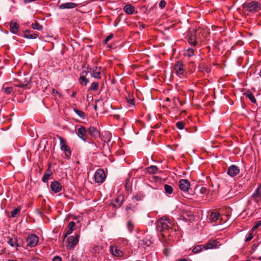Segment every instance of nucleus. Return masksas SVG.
I'll return each mask as SVG.
<instances>
[{
  "label": "nucleus",
  "instance_id": "6",
  "mask_svg": "<svg viewBox=\"0 0 261 261\" xmlns=\"http://www.w3.org/2000/svg\"><path fill=\"white\" fill-rule=\"evenodd\" d=\"M27 246L32 248L35 247L38 243V238L35 234H29L26 239Z\"/></svg>",
  "mask_w": 261,
  "mask_h": 261
},
{
  "label": "nucleus",
  "instance_id": "35",
  "mask_svg": "<svg viewBox=\"0 0 261 261\" xmlns=\"http://www.w3.org/2000/svg\"><path fill=\"white\" fill-rule=\"evenodd\" d=\"M74 112L81 118L85 119V115L83 111H80L76 109H74Z\"/></svg>",
  "mask_w": 261,
  "mask_h": 261
},
{
  "label": "nucleus",
  "instance_id": "31",
  "mask_svg": "<svg viewBox=\"0 0 261 261\" xmlns=\"http://www.w3.org/2000/svg\"><path fill=\"white\" fill-rule=\"evenodd\" d=\"M20 213V208L16 207L11 212V217L15 218L17 217Z\"/></svg>",
  "mask_w": 261,
  "mask_h": 261
},
{
  "label": "nucleus",
  "instance_id": "5",
  "mask_svg": "<svg viewBox=\"0 0 261 261\" xmlns=\"http://www.w3.org/2000/svg\"><path fill=\"white\" fill-rule=\"evenodd\" d=\"M106 178V175L102 169H98L94 174V179L96 182L102 183Z\"/></svg>",
  "mask_w": 261,
  "mask_h": 261
},
{
  "label": "nucleus",
  "instance_id": "17",
  "mask_svg": "<svg viewBox=\"0 0 261 261\" xmlns=\"http://www.w3.org/2000/svg\"><path fill=\"white\" fill-rule=\"evenodd\" d=\"M19 24L15 20L11 21L10 23V31L13 34H17L18 31Z\"/></svg>",
  "mask_w": 261,
  "mask_h": 261
},
{
  "label": "nucleus",
  "instance_id": "44",
  "mask_svg": "<svg viewBox=\"0 0 261 261\" xmlns=\"http://www.w3.org/2000/svg\"><path fill=\"white\" fill-rule=\"evenodd\" d=\"M189 66L190 68H191L190 69L192 72V70L195 69V63L193 61H190L189 63Z\"/></svg>",
  "mask_w": 261,
  "mask_h": 261
},
{
  "label": "nucleus",
  "instance_id": "21",
  "mask_svg": "<svg viewBox=\"0 0 261 261\" xmlns=\"http://www.w3.org/2000/svg\"><path fill=\"white\" fill-rule=\"evenodd\" d=\"M76 6V4L72 3V2H69V3H66L61 4L59 6V9H73L75 8Z\"/></svg>",
  "mask_w": 261,
  "mask_h": 261
},
{
  "label": "nucleus",
  "instance_id": "40",
  "mask_svg": "<svg viewBox=\"0 0 261 261\" xmlns=\"http://www.w3.org/2000/svg\"><path fill=\"white\" fill-rule=\"evenodd\" d=\"M50 176L49 173H45L42 177V180L44 182H46L48 181Z\"/></svg>",
  "mask_w": 261,
  "mask_h": 261
},
{
  "label": "nucleus",
  "instance_id": "55",
  "mask_svg": "<svg viewBox=\"0 0 261 261\" xmlns=\"http://www.w3.org/2000/svg\"><path fill=\"white\" fill-rule=\"evenodd\" d=\"M257 259H258V260H259V261H261V256H259V257H258L257 258Z\"/></svg>",
  "mask_w": 261,
  "mask_h": 261
},
{
  "label": "nucleus",
  "instance_id": "20",
  "mask_svg": "<svg viewBox=\"0 0 261 261\" xmlns=\"http://www.w3.org/2000/svg\"><path fill=\"white\" fill-rule=\"evenodd\" d=\"M88 133L93 138H97L99 136V132L94 126H90L88 128Z\"/></svg>",
  "mask_w": 261,
  "mask_h": 261
},
{
  "label": "nucleus",
  "instance_id": "14",
  "mask_svg": "<svg viewBox=\"0 0 261 261\" xmlns=\"http://www.w3.org/2000/svg\"><path fill=\"white\" fill-rule=\"evenodd\" d=\"M50 188L55 193H57L62 190V186L58 181H54L51 182Z\"/></svg>",
  "mask_w": 261,
  "mask_h": 261
},
{
  "label": "nucleus",
  "instance_id": "34",
  "mask_svg": "<svg viewBox=\"0 0 261 261\" xmlns=\"http://www.w3.org/2000/svg\"><path fill=\"white\" fill-rule=\"evenodd\" d=\"M32 27L33 29L38 31H41L43 29V27L38 22L33 23L32 24Z\"/></svg>",
  "mask_w": 261,
  "mask_h": 261
},
{
  "label": "nucleus",
  "instance_id": "52",
  "mask_svg": "<svg viewBox=\"0 0 261 261\" xmlns=\"http://www.w3.org/2000/svg\"><path fill=\"white\" fill-rule=\"evenodd\" d=\"M14 245H15V246H16V247H19V246H20V245H19L18 244V243H17V240H16V241L15 242Z\"/></svg>",
  "mask_w": 261,
  "mask_h": 261
},
{
  "label": "nucleus",
  "instance_id": "53",
  "mask_svg": "<svg viewBox=\"0 0 261 261\" xmlns=\"http://www.w3.org/2000/svg\"><path fill=\"white\" fill-rule=\"evenodd\" d=\"M178 261H188V260L186 258H182V259H179Z\"/></svg>",
  "mask_w": 261,
  "mask_h": 261
},
{
  "label": "nucleus",
  "instance_id": "33",
  "mask_svg": "<svg viewBox=\"0 0 261 261\" xmlns=\"http://www.w3.org/2000/svg\"><path fill=\"white\" fill-rule=\"evenodd\" d=\"M12 87H6L5 85L3 86L2 87V90L7 94H9L12 91Z\"/></svg>",
  "mask_w": 261,
  "mask_h": 261
},
{
  "label": "nucleus",
  "instance_id": "10",
  "mask_svg": "<svg viewBox=\"0 0 261 261\" xmlns=\"http://www.w3.org/2000/svg\"><path fill=\"white\" fill-rule=\"evenodd\" d=\"M174 69L177 75L180 76L184 73V65L180 61H177L174 66Z\"/></svg>",
  "mask_w": 261,
  "mask_h": 261
},
{
  "label": "nucleus",
  "instance_id": "46",
  "mask_svg": "<svg viewBox=\"0 0 261 261\" xmlns=\"http://www.w3.org/2000/svg\"><path fill=\"white\" fill-rule=\"evenodd\" d=\"M53 261H62V258L59 256H56L53 258Z\"/></svg>",
  "mask_w": 261,
  "mask_h": 261
},
{
  "label": "nucleus",
  "instance_id": "11",
  "mask_svg": "<svg viewBox=\"0 0 261 261\" xmlns=\"http://www.w3.org/2000/svg\"><path fill=\"white\" fill-rule=\"evenodd\" d=\"M240 172L239 168L236 165L230 166L227 170V174L231 177L237 175Z\"/></svg>",
  "mask_w": 261,
  "mask_h": 261
},
{
  "label": "nucleus",
  "instance_id": "29",
  "mask_svg": "<svg viewBox=\"0 0 261 261\" xmlns=\"http://www.w3.org/2000/svg\"><path fill=\"white\" fill-rule=\"evenodd\" d=\"M184 55L185 57H191L194 55V50L193 48H189L185 51Z\"/></svg>",
  "mask_w": 261,
  "mask_h": 261
},
{
  "label": "nucleus",
  "instance_id": "51",
  "mask_svg": "<svg viewBox=\"0 0 261 261\" xmlns=\"http://www.w3.org/2000/svg\"><path fill=\"white\" fill-rule=\"evenodd\" d=\"M76 95V92H73L72 94L71 95V97H74Z\"/></svg>",
  "mask_w": 261,
  "mask_h": 261
},
{
  "label": "nucleus",
  "instance_id": "23",
  "mask_svg": "<svg viewBox=\"0 0 261 261\" xmlns=\"http://www.w3.org/2000/svg\"><path fill=\"white\" fill-rule=\"evenodd\" d=\"M23 37L28 39H36L38 37V35L30 31L26 30L24 32Z\"/></svg>",
  "mask_w": 261,
  "mask_h": 261
},
{
  "label": "nucleus",
  "instance_id": "8",
  "mask_svg": "<svg viewBox=\"0 0 261 261\" xmlns=\"http://www.w3.org/2000/svg\"><path fill=\"white\" fill-rule=\"evenodd\" d=\"M179 187L181 191L188 192L190 188V182L187 179H180L179 181Z\"/></svg>",
  "mask_w": 261,
  "mask_h": 261
},
{
  "label": "nucleus",
  "instance_id": "48",
  "mask_svg": "<svg viewBox=\"0 0 261 261\" xmlns=\"http://www.w3.org/2000/svg\"><path fill=\"white\" fill-rule=\"evenodd\" d=\"M207 191V189L206 188L202 187L200 189V192L202 194H205Z\"/></svg>",
  "mask_w": 261,
  "mask_h": 261
},
{
  "label": "nucleus",
  "instance_id": "3",
  "mask_svg": "<svg viewBox=\"0 0 261 261\" xmlns=\"http://www.w3.org/2000/svg\"><path fill=\"white\" fill-rule=\"evenodd\" d=\"M243 8L245 11L249 12L255 13L260 8V3L257 1L247 2L242 5Z\"/></svg>",
  "mask_w": 261,
  "mask_h": 261
},
{
  "label": "nucleus",
  "instance_id": "12",
  "mask_svg": "<svg viewBox=\"0 0 261 261\" xmlns=\"http://www.w3.org/2000/svg\"><path fill=\"white\" fill-rule=\"evenodd\" d=\"M220 217V215L219 213L212 212L210 215V220L211 222L215 223V225H217L221 223Z\"/></svg>",
  "mask_w": 261,
  "mask_h": 261
},
{
  "label": "nucleus",
  "instance_id": "7",
  "mask_svg": "<svg viewBox=\"0 0 261 261\" xmlns=\"http://www.w3.org/2000/svg\"><path fill=\"white\" fill-rule=\"evenodd\" d=\"M80 234H76L74 236H70L67 239L66 247L67 249L73 248L79 242Z\"/></svg>",
  "mask_w": 261,
  "mask_h": 261
},
{
  "label": "nucleus",
  "instance_id": "30",
  "mask_svg": "<svg viewBox=\"0 0 261 261\" xmlns=\"http://www.w3.org/2000/svg\"><path fill=\"white\" fill-rule=\"evenodd\" d=\"M147 172L150 174H156L158 171V168L155 166H150L147 169Z\"/></svg>",
  "mask_w": 261,
  "mask_h": 261
},
{
  "label": "nucleus",
  "instance_id": "36",
  "mask_svg": "<svg viewBox=\"0 0 261 261\" xmlns=\"http://www.w3.org/2000/svg\"><path fill=\"white\" fill-rule=\"evenodd\" d=\"M99 86L98 82H93L91 84V87L89 88V90L96 91Z\"/></svg>",
  "mask_w": 261,
  "mask_h": 261
},
{
  "label": "nucleus",
  "instance_id": "42",
  "mask_svg": "<svg viewBox=\"0 0 261 261\" xmlns=\"http://www.w3.org/2000/svg\"><path fill=\"white\" fill-rule=\"evenodd\" d=\"M114 36L112 34L109 35V36H108L103 41V43L106 44L108 43V41L111 40V39H112L113 38Z\"/></svg>",
  "mask_w": 261,
  "mask_h": 261
},
{
  "label": "nucleus",
  "instance_id": "47",
  "mask_svg": "<svg viewBox=\"0 0 261 261\" xmlns=\"http://www.w3.org/2000/svg\"><path fill=\"white\" fill-rule=\"evenodd\" d=\"M259 226L258 225V223L256 222L255 225L252 227L251 231L252 232L255 230Z\"/></svg>",
  "mask_w": 261,
  "mask_h": 261
},
{
  "label": "nucleus",
  "instance_id": "27",
  "mask_svg": "<svg viewBox=\"0 0 261 261\" xmlns=\"http://www.w3.org/2000/svg\"><path fill=\"white\" fill-rule=\"evenodd\" d=\"M204 249V245H198L196 246L192 250L194 253H198L202 251Z\"/></svg>",
  "mask_w": 261,
  "mask_h": 261
},
{
  "label": "nucleus",
  "instance_id": "50",
  "mask_svg": "<svg viewBox=\"0 0 261 261\" xmlns=\"http://www.w3.org/2000/svg\"><path fill=\"white\" fill-rule=\"evenodd\" d=\"M27 85V84H19V85H17V87L21 88H23V87H25Z\"/></svg>",
  "mask_w": 261,
  "mask_h": 261
},
{
  "label": "nucleus",
  "instance_id": "2",
  "mask_svg": "<svg viewBox=\"0 0 261 261\" xmlns=\"http://www.w3.org/2000/svg\"><path fill=\"white\" fill-rule=\"evenodd\" d=\"M83 67L87 69L86 72L89 73L91 77L94 79H101L102 74V70L101 67L90 66L88 64H85Z\"/></svg>",
  "mask_w": 261,
  "mask_h": 261
},
{
  "label": "nucleus",
  "instance_id": "49",
  "mask_svg": "<svg viewBox=\"0 0 261 261\" xmlns=\"http://www.w3.org/2000/svg\"><path fill=\"white\" fill-rule=\"evenodd\" d=\"M127 102L130 104V105H134V99H127Z\"/></svg>",
  "mask_w": 261,
  "mask_h": 261
},
{
  "label": "nucleus",
  "instance_id": "54",
  "mask_svg": "<svg viewBox=\"0 0 261 261\" xmlns=\"http://www.w3.org/2000/svg\"><path fill=\"white\" fill-rule=\"evenodd\" d=\"M257 223L259 226H261V220L257 221Z\"/></svg>",
  "mask_w": 261,
  "mask_h": 261
},
{
  "label": "nucleus",
  "instance_id": "41",
  "mask_svg": "<svg viewBox=\"0 0 261 261\" xmlns=\"http://www.w3.org/2000/svg\"><path fill=\"white\" fill-rule=\"evenodd\" d=\"M253 234L252 232H250L247 235L246 237L245 241L246 242H249L252 240V239L253 237Z\"/></svg>",
  "mask_w": 261,
  "mask_h": 261
},
{
  "label": "nucleus",
  "instance_id": "25",
  "mask_svg": "<svg viewBox=\"0 0 261 261\" xmlns=\"http://www.w3.org/2000/svg\"><path fill=\"white\" fill-rule=\"evenodd\" d=\"M117 243L122 248H126L128 246V240L124 238H119L117 240Z\"/></svg>",
  "mask_w": 261,
  "mask_h": 261
},
{
  "label": "nucleus",
  "instance_id": "4",
  "mask_svg": "<svg viewBox=\"0 0 261 261\" xmlns=\"http://www.w3.org/2000/svg\"><path fill=\"white\" fill-rule=\"evenodd\" d=\"M57 137L60 140V146L61 150L65 152L66 158H69L71 156V152L70 148L66 145V140L63 137L59 135L57 136Z\"/></svg>",
  "mask_w": 261,
  "mask_h": 261
},
{
  "label": "nucleus",
  "instance_id": "16",
  "mask_svg": "<svg viewBox=\"0 0 261 261\" xmlns=\"http://www.w3.org/2000/svg\"><path fill=\"white\" fill-rule=\"evenodd\" d=\"M252 197L256 202L261 199V185H260L255 190L252 195Z\"/></svg>",
  "mask_w": 261,
  "mask_h": 261
},
{
  "label": "nucleus",
  "instance_id": "22",
  "mask_svg": "<svg viewBox=\"0 0 261 261\" xmlns=\"http://www.w3.org/2000/svg\"><path fill=\"white\" fill-rule=\"evenodd\" d=\"M75 223L73 221H71L68 224V229L64 234V239L68 236L71 234L74 229Z\"/></svg>",
  "mask_w": 261,
  "mask_h": 261
},
{
  "label": "nucleus",
  "instance_id": "26",
  "mask_svg": "<svg viewBox=\"0 0 261 261\" xmlns=\"http://www.w3.org/2000/svg\"><path fill=\"white\" fill-rule=\"evenodd\" d=\"M198 69L201 72H206L209 73L211 72V69L208 66L205 64H200L198 66Z\"/></svg>",
  "mask_w": 261,
  "mask_h": 261
},
{
  "label": "nucleus",
  "instance_id": "39",
  "mask_svg": "<svg viewBox=\"0 0 261 261\" xmlns=\"http://www.w3.org/2000/svg\"><path fill=\"white\" fill-rule=\"evenodd\" d=\"M143 197V196L142 194L137 193L133 196V199L137 201H139V200H142Z\"/></svg>",
  "mask_w": 261,
  "mask_h": 261
},
{
  "label": "nucleus",
  "instance_id": "15",
  "mask_svg": "<svg viewBox=\"0 0 261 261\" xmlns=\"http://www.w3.org/2000/svg\"><path fill=\"white\" fill-rule=\"evenodd\" d=\"M111 252L114 256L116 257H121L124 254L123 251L116 246H111Z\"/></svg>",
  "mask_w": 261,
  "mask_h": 261
},
{
  "label": "nucleus",
  "instance_id": "45",
  "mask_svg": "<svg viewBox=\"0 0 261 261\" xmlns=\"http://www.w3.org/2000/svg\"><path fill=\"white\" fill-rule=\"evenodd\" d=\"M8 243L12 247H14L15 246L14 243L13 242V239L11 238H9Z\"/></svg>",
  "mask_w": 261,
  "mask_h": 261
},
{
  "label": "nucleus",
  "instance_id": "59",
  "mask_svg": "<svg viewBox=\"0 0 261 261\" xmlns=\"http://www.w3.org/2000/svg\"><path fill=\"white\" fill-rule=\"evenodd\" d=\"M96 108H97V107H96V106H95V109H96Z\"/></svg>",
  "mask_w": 261,
  "mask_h": 261
},
{
  "label": "nucleus",
  "instance_id": "28",
  "mask_svg": "<svg viewBox=\"0 0 261 261\" xmlns=\"http://www.w3.org/2000/svg\"><path fill=\"white\" fill-rule=\"evenodd\" d=\"M247 97H248L251 101L255 103L256 102V99L253 95V94L250 91H248L247 92L244 93V94Z\"/></svg>",
  "mask_w": 261,
  "mask_h": 261
},
{
  "label": "nucleus",
  "instance_id": "19",
  "mask_svg": "<svg viewBox=\"0 0 261 261\" xmlns=\"http://www.w3.org/2000/svg\"><path fill=\"white\" fill-rule=\"evenodd\" d=\"M188 42L190 44L196 46L197 44L196 41V32L194 31L189 35L188 38Z\"/></svg>",
  "mask_w": 261,
  "mask_h": 261
},
{
  "label": "nucleus",
  "instance_id": "18",
  "mask_svg": "<svg viewBox=\"0 0 261 261\" xmlns=\"http://www.w3.org/2000/svg\"><path fill=\"white\" fill-rule=\"evenodd\" d=\"M87 72L86 71H83L81 73L80 77L79 79V83L83 85L86 86L89 82L88 80L86 78Z\"/></svg>",
  "mask_w": 261,
  "mask_h": 261
},
{
  "label": "nucleus",
  "instance_id": "9",
  "mask_svg": "<svg viewBox=\"0 0 261 261\" xmlns=\"http://www.w3.org/2000/svg\"><path fill=\"white\" fill-rule=\"evenodd\" d=\"M76 134L84 142L87 141V130L84 126H81L77 129Z\"/></svg>",
  "mask_w": 261,
  "mask_h": 261
},
{
  "label": "nucleus",
  "instance_id": "32",
  "mask_svg": "<svg viewBox=\"0 0 261 261\" xmlns=\"http://www.w3.org/2000/svg\"><path fill=\"white\" fill-rule=\"evenodd\" d=\"M164 190L166 194H171L173 193V188L170 185L167 184L165 185Z\"/></svg>",
  "mask_w": 261,
  "mask_h": 261
},
{
  "label": "nucleus",
  "instance_id": "1",
  "mask_svg": "<svg viewBox=\"0 0 261 261\" xmlns=\"http://www.w3.org/2000/svg\"><path fill=\"white\" fill-rule=\"evenodd\" d=\"M158 227L160 230L163 232V236L166 237L173 225L172 221L170 219L161 218L158 222Z\"/></svg>",
  "mask_w": 261,
  "mask_h": 261
},
{
  "label": "nucleus",
  "instance_id": "13",
  "mask_svg": "<svg viewBox=\"0 0 261 261\" xmlns=\"http://www.w3.org/2000/svg\"><path fill=\"white\" fill-rule=\"evenodd\" d=\"M220 245L219 242L216 240H210L204 245V249H211L218 247Z\"/></svg>",
  "mask_w": 261,
  "mask_h": 261
},
{
  "label": "nucleus",
  "instance_id": "56",
  "mask_svg": "<svg viewBox=\"0 0 261 261\" xmlns=\"http://www.w3.org/2000/svg\"><path fill=\"white\" fill-rule=\"evenodd\" d=\"M118 201H119L118 198H116L115 199V201H116V203H117L118 202Z\"/></svg>",
  "mask_w": 261,
  "mask_h": 261
},
{
  "label": "nucleus",
  "instance_id": "58",
  "mask_svg": "<svg viewBox=\"0 0 261 261\" xmlns=\"http://www.w3.org/2000/svg\"><path fill=\"white\" fill-rule=\"evenodd\" d=\"M246 261H251V260H250V259H248V260H246Z\"/></svg>",
  "mask_w": 261,
  "mask_h": 261
},
{
  "label": "nucleus",
  "instance_id": "43",
  "mask_svg": "<svg viewBox=\"0 0 261 261\" xmlns=\"http://www.w3.org/2000/svg\"><path fill=\"white\" fill-rule=\"evenodd\" d=\"M166 3L164 0H162L159 3V7L160 8L163 9L166 6Z\"/></svg>",
  "mask_w": 261,
  "mask_h": 261
},
{
  "label": "nucleus",
  "instance_id": "38",
  "mask_svg": "<svg viewBox=\"0 0 261 261\" xmlns=\"http://www.w3.org/2000/svg\"><path fill=\"white\" fill-rule=\"evenodd\" d=\"M185 123L183 121H178L176 124V127L179 129H183L185 127Z\"/></svg>",
  "mask_w": 261,
  "mask_h": 261
},
{
  "label": "nucleus",
  "instance_id": "24",
  "mask_svg": "<svg viewBox=\"0 0 261 261\" xmlns=\"http://www.w3.org/2000/svg\"><path fill=\"white\" fill-rule=\"evenodd\" d=\"M123 10L128 14H132L135 12V8L133 5L127 4L124 7Z\"/></svg>",
  "mask_w": 261,
  "mask_h": 261
},
{
  "label": "nucleus",
  "instance_id": "57",
  "mask_svg": "<svg viewBox=\"0 0 261 261\" xmlns=\"http://www.w3.org/2000/svg\"><path fill=\"white\" fill-rule=\"evenodd\" d=\"M166 101H170V99H169V98H167L166 99Z\"/></svg>",
  "mask_w": 261,
  "mask_h": 261
},
{
  "label": "nucleus",
  "instance_id": "37",
  "mask_svg": "<svg viewBox=\"0 0 261 261\" xmlns=\"http://www.w3.org/2000/svg\"><path fill=\"white\" fill-rule=\"evenodd\" d=\"M127 227L129 232H132L134 227V224L131 221H128L127 223Z\"/></svg>",
  "mask_w": 261,
  "mask_h": 261
}]
</instances>
